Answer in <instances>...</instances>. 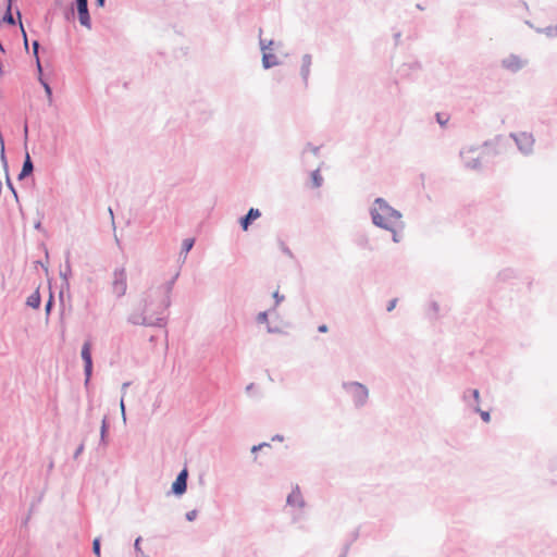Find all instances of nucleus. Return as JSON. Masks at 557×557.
Segmentation results:
<instances>
[{
	"label": "nucleus",
	"instance_id": "obj_22",
	"mask_svg": "<svg viewBox=\"0 0 557 557\" xmlns=\"http://www.w3.org/2000/svg\"><path fill=\"white\" fill-rule=\"evenodd\" d=\"M356 244L362 249L373 250L370 240L366 234H361L356 238Z\"/></svg>",
	"mask_w": 557,
	"mask_h": 557
},
{
	"label": "nucleus",
	"instance_id": "obj_53",
	"mask_svg": "<svg viewBox=\"0 0 557 557\" xmlns=\"http://www.w3.org/2000/svg\"><path fill=\"white\" fill-rule=\"evenodd\" d=\"M23 133H24V139H25V143H26V141H27V139H28V124H27V122H26V121H25V123H24Z\"/></svg>",
	"mask_w": 557,
	"mask_h": 557
},
{
	"label": "nucleus",
	"instance_id": "obj_32",
	"mask_svg": "<svg viewBox=\"0 0 557 557\" xmlns=\"http://www.w3.org/2000/svg\"><path fill=\"white\" fill-rule=\"evenodd\" d=\"M140 542H141V537L138 536L136 540H135V543H134V549H135V553H136V556L137 557H146L144 550L141 549L140 547Z\"/></svg>",
	"mask_w": 557,
	"mask_h": 557
},
{
	"label": "nucleus",
	"instance_id": "obj_21",
	"mask_svg": "<svg viewBox=\"0 0 557 557\" xmlns=\"http://www.w3.org/2000/svg\"><path fill=\"white\" fill-rule=\"evenodd\" d=\"M259 45H260V50H261V52H262V54H263L264 52H269L268 50L273 49V47H274V46H275V47L281 46V42L275 44V41H274V40H272V39L267 40V39H262V38L260 37Z\"/></svg>",
	"mask_w": 557,
	"mask_h": 557
},
{
	"label": "nucleus",
	"instance_id": "obj_18",
	"mask_svg": "<svg viewBox=\"0 0 557 557\" xmlns=\"http://www.w3.org/2000/svg\"><path fill=\"white\" fill-rule=\"evenodd\" d=\"M41 305V296H40V293H39V287L34 292L32 293L27 299H26V306L33 308V309H38Z\"/></svg>",
	"mask_w": 557,
	"mask_h": 557
},
{
	"label": "nucleus",
	"instance_id": "obj_47",
	"mask_svg": "<svg viewBox=\"0 0 557 557\" xmlns=\"http://www.w3.org/2000/svg\"><path fill=\"white\" fill-rule=\"evenodd\" d=\"M267 331H268V333H270V334H277V333H281V332H282L280 327H277V326H274V327H273V326H271V325H269V324H268V326H267Z\"/></svg>",
	"mask_w": 557,
	"mask_h": 557
},
{
	"label": "nucleus",
	"instance_id": "obj_45",
	"mask_svg": "<svg viewBox=\"0 0 557 557\" xmlns=\"http://www.w3.org/2000/svg\"><path fill=\"white\" fill-rule=\"evenodd\" d=\"M64 17L66 21L74 18V8L71 7L67 11H65Z\"/></svg>",
	"mask_w": 557,
	"mask_h": 557
},
{
	"label": "nucleus",
	"instance_id": "obj_42",
	"mask_svg": "<svg viewBox=\"0 0 557 557\" xmlns=\"http://www.w3.org/2000/svg\"><path fill=\"white\" fill-rule=\"evenodd\" d=\"M85 449V444L84 443H81L77 448L75 449L74 454H73V458L74 459H77L84 451Z\"/></svg>",
	"mask_w": 557,
	"mask_h": 557
},
{
	"label": "nucleus",
	"instance_id": "obj_64",
	"mask_svg": "<svg viewBox=\"0 0 557 557\" xmlns=\"http://www.w3.org/2000/svg\"><path fill=\"white\" fill-rule=\"evenodd\" d=\"M129 384H131L129 382H125V383H123V385H122V389L127 388V387L129 386Z\"/></svg>",
	"mask_w": 557,
	"mask_h": 557
},
{
	"label": "nucleus",
	"instance_id": "obj_61",
	"mask_svg": "<svg viewBox=\"0 0 557 557\" xmlns=\"http://www.w3.org/2000/svg\"><path fill=\"white\" fill-rule=\"evenodd\" d=\"M283 440H284V436H283V435H281V434H276V435H274V436L272 437V441H280V442H282Z\"/></svg>",
	"mask_w": 557,
	"mask_h": 557
},
{
	"label": "nucleus",
	"instance_id": "obj_16",
	"mask_svg": "<svg viewBox=\"0 0 557 557\" xmlns=\"http://www.w3.org/2000/svg\"><path fill=\"white\" fill-rule=\"evenodd\" d=\"M109 429L110 424L107 416H104L101 420L99 446L106 447L108 445Z\"/></svg>",
	"mask_w": 557,
	"mask_h": 557
},
{
	"label": "nucleus",
	"instance_id": "obj_10",
	"mask_svg": "<svg viewBox=\"0 0 557 557\" xmlns=\"http://www.w3.org/2000/svg\"><path fill=\"white\" fill-rule=\"evenodd\" d=\"M462 401L472 410L480 406V391L478 388H467L461 396Z\"/></svg>",
	"mask_w": 557,
	"mask_h": 557
},
{
	"label": "nucleus",
	"instance_id": "obj_39",
	"mask_svg": "<svg viewBox=\"0 0 557 557\" xmlns=\"http://www.w3.org/2000/svg\"><path fill=\"white\" fill-rule=\"evenodd\" d=\"M40 83H41V85H42V87L45 89V92H46L47 97L49 99H51V97H52V88L50 87V85L47 82L42 81L41 78H40Z\"/></svg>",
	"mask_w": 557,
	"mask_h": 557
},
{
	"label": "nucleus",
	"instance_id": "obj_37",
	"mask_svg": "<svg viewBox=\"0 0 557 557\" xmlns=\"http://www.w3.org/2000/svg\"><path fill=\"white\" fill-rule=\"evenodd\" d=\"M268 311H261L258 313L257 318H256V321L257 323H267L268 322Z\"/></svg>",
	"mask_w": 557,
	"mask_h": 557
},
{
	"label": "nucleus",
	"instance_id": "obj_1",
	"mask_svg": "<svg viewBox=\"0 0 557 557\" xmlns=\"http://www.w3.org/2000/svg\"><path fill=\"white\" fill-rule=\"evenodd\" d=\"M151 305L152 295L145 294L138 305V308L127 317V322L133 325L164 327L166 325V318L162 317L164 311H161L158 307L152 313H150Z\"/></svg>",
	"mask_w": 557,
	"mask_h": 557
},
{
	"label": "nucleus",
	"instance_id": "obj_6",
	"mask_svg": "<svg viewBox=\"0 0 557 557\" xmlns=\"http://www.w3.org/2000/svg\"><path fill=\"white\" fill-rule=\"evenodd\" d=\"M180 276V271H177L172 277L171 280H169L168 282H165L158 290V293L161 296V299H160V302H159V309H161V311H166L169 309V307L171 306V294L173 292V287L175 285V282L176 280Z\"/></svg>",
	"mask_w": 557,
	"mask_h": 557
},
{
	"label": "nucleus",
	"instance_id": "obj_60",
	"mask_svg": "<svg viewBox=\"0 0 557 557\" xmlns=\"http://www.w3.org/2000/svg\"><path fill=\"white\" fill-rule=\"evenodd\" d=\"M97 7L102 8L106 4V0H95Z\"/></svg>",
	"mask_w": 557,
	"mask_h": 557
},
{
	"label": "nucleus",
	"instance_id": "obj_15",
	"mask_svg": "<svg viewBox=\"0 0 557 557\" xmlns=\"http://www.w3.org/2000/svg\"><path fill=\"white\" fill-rule=\"evenodd\" d=\"M78 21L82 26L91 28V18L88 10V4L76 5Z\"/></svg>",
	"mask_w": 557,
	"mask_h": 557
},
{
	"label": "nucleus",
	"instance_id": "obj_38",
	"mask_svg": "<svg viewBox=\"0 0 557 557\" xmlns=\"http://www.w3.org/2000/svg\"><path fill=\"white\" fill-rule=\"evenodd\" d=\"M16 15H17V17H18V20H20L21 27H23L22 22H21L22 13H21V11H20L18 9H16ZM22 33H23V40H24V45H25V47L27 48V46H28V39H27V35H26V32H25V29H24V28H22Z\"/></svg>",
	"mask_w": 557,
	"mask_h": 557
},
{
	"label": "nucleus",
	"instance_id": "obj_24",
	"mask_svg": "<svg viewBox=\"0 0 557 557\" xmlns=\"http://www.w3.org/2000/svg\"><path fill=\"white\" fill-rule=\"evenodd\" d=\"M34 169H35L34 162H33L28 151L26 150L25 158H24L23 165H22L21 170H23L32 175L34 172Z\"/></svg>",
	"mask_w": 557,
	"mask_h": 557
},
{
	"label": "nucleus",
	"instance_id": "obj_54",
	"mask_svg": "<svg viewBox=\"0 0 557 557\" xmlns=\"http://www.w3.org/2000/svg\"><path fill=\"white\" fill-rule=\"evenodd\" d=\"M120 409L122 411V417L125 420L126 419V414H125V405H124V399L123 398L121 399V403H120Z\"/></svg>",
	"mask_w": 557,
	"mask_h": 557
},
{
	"label": "nucleus",
	"instance_id": "obj_58",
	"mask_svg": "<svg viewBox=\"0 0 557 557\" xmlns=\"http://www.w3.org/2000/svg\"><path fill=\"white\" fill-rule=\"evenodd\" d=\"M34 227L37 230V231H42V223L41 221H37L35 224H34Z\"/></svg>",
	"mask_w": 557,
	"mask_h": 557
},
{
	"label": "nucleus",
	"instance_id": "obj_25",
	"mask_svg": "<svg viewBox=\"0 0 557 557\" xmlns=\"http://www.w3.org/2000/svg\"><path fill=\"white\" fill-rule=\"evenodd\" d=\"M524 136V154H528L532 151V146L534 144V138L532 134L523 133Z\"/></svg>",
	"mask_w": 557,
	"mask_h": 557
},
{
	"label": "nucleus",
	"instance_id": "obj_34",
	"mask_svg": "<svg viewBox=\"0 0 557 557\" xmlns=\"http://www.w3.org/2000/svg\"><path fill=\"white\" fill-rule=\"evenodd\" d=\"M539 32H544L547 37H556L557 36V26H547L544 29H539Z\"/></svg>",
	"mask_w": 557,
	"mask_h": 557
},
{
	"label": "nucleus",
	"instance_id": "obj_57",
	"mask_svg": "<svg viewBox=\"0 0 557 557\" xmlns=\"http://www.w3.org/2000/svg\"><path fill=\"white\" fill-rule=\"evenodd\" d=\"M36 265H40L44 269V271L46 272V274L49 273L47 264H45L42 261H40V260L36 261Z\"/></svg>",
	"mask_w": 557,
	"mask_h": 557
},
{
	"label": "nucleus",
	"instance_id": "obj_62",
	"mask_svg": "<svg viewBox=\"0 0 557 557\" xmlns=\"http://www.w3.org/2000/svg\"><path fill=\"white\" fill-rule=\"evenodd\" d=\"M255 386H256L255 383L248 384L247 387H246V392L250 393L255 388Z\"/></svg>",
	"mask_w": 557,
	"mask_h": 557
},
{
	"label": "nucleus",
	"instance_id": "obj_31",
	"mask_svg": "<svg viewBox=\"0 0 557 557\" xmlns=\"http://www.w3.org/2000/svg\"><path fill=\"white\" fill-rule=\"evenodd\" d=\"M435 117H436V122H437L442 127L446 126V124H447V123H448V121H449V116H448V115H446L445 113H440V112H437V113L435 114Z\"/></svg>",
	"mask_w": 557,
	"mask_h": 557
},
{
	"label": "nucleus",
	"instance_id": "obj_8",
	"mask_svg": "<svg viewBox=\"0 0 557 557\" xmlns=\"http://www.w3.org/2000/svg\"><path fill=\"white\" fill-rule=\"evenodd\" d=\"M187 482L188 470L185 467L178 472L175 480L173 481L170 493L175 495L176 497L183 496L187 491Z\"/></svg>",
	"mask_w": 557,
	"mask_h": 557
},
{
	"label": "nucleus",
	"instance_id": "obj_46",
	"mask_svg": "<svg viewBox=\"0 0 557 557\" xmlns=\"http://www.w3.org/2000/svg\"><path fill=\"white\" fill-rule=\"evenodd\" d=\"M396 304H397V298L391 299V300L388 301V304H387L386 310H387L388 312H391L392 310H394V309H395Z\"/></svg>",
	"mask_w": 557,
	"mask_h": 557
},
{
	"label": "nucleus",
	"instance_id": "obj_63",
	"mask_svg": "<svg viewBox=\"0 0 557 557\" xmlns=\"http://www.w3.org/2000/svg\"><path fill=\"white\" fill-rule=\"evenodd\" d=\"M88 4V0H75V5Z\"/></svg>",
	"mask_w": 557,
	"mask_h": 557
},
{
	"label": "nucleus",
	"instance_id": "obj_44",
	"mask_svg": "<svg viewBox=\"0 0 557 557\" xmlns=\"http://www.w3.org/2000/svg\"><path fill=\"white\" fill-rule=\"evenodd\" d=\"M350 546H351V542H346L343 546V552L338 557H347Z\"/></svg>",
	"mask_w": 557,
	"mask_h": 557
},
{
	"label": "nucleus",
	"instance_id": "obj_20",
	"mask_svg": "<svg viewBox=\"0 0 557 557\" xmlns=\"http://www.w3.org/2000/svg\"><path fill=\"white\" fill-rule=\"evenodd\" d=\"M194 245H195V238H186L183 240L180 256L181 257L183 256L184 260L186 259L188 252L193 249Z\"/></svg>",
	"mask_w": 557,
	"mask_h": 557
},
{
	"label": "nucleus",
	"instance_id": "obj_7",
	"mask_svg": "<svg viewBox=\"0 0 557 557\" xmlns=\"http://www.w3.org/2000/svg\"><path fill=\"white\" fill-rule=\"evenodd\" d=\"M127 289V276L125 268H116L113 272L112 292L117 298H121L126 294Z\"/></svg>",
	"mask_w": 557,
	"mask_h": 557
},
{
	"label": "nucleus",
	"instance_id": "obj_36",
	"mask_svg": "<svg viewBox=\"0 0 557 557\" xmlns=\"http://www.w3.org/2000/svg\"><path fill=\"white\" fill-rule=\"evenodd\" d=\"M509 138L513 139L519 151H522V140L517 133H510Z\"/></svg>",
	"mask_w": 557,
	"mask_h": 557
},
{
	"label": "nucleus",
	"instance_id": "obj_28",
	"mask_svg": "<svg viewBox=\"0 0 557 557\" xmlns=\"http://www.w3.org/2000/svg\"><path fill=\"white\" fill-rule=\"evenodd\" d=\"M92 553L96 557H101V539L95 537L92 541Z\"/></svg>",
	"mask_w": 557,
	"mask_h": 557
},
{
	"label": "nucleus",
	"instance_id": "obj_50",
	"mask_svg": "<svg viewBox=\"0 0 557 557\" xmlns=\"http://www.w3.org/2000/svg\"><path fill=\"white\" fill-rule=\"evenodd\" d=\"M269 446H270V444H268V443H261L259 445L252 446L251 451L256 453V451H259V449H261L262 447H269Z\"/></svg>",
	"mask_w": 557,
	"mask_h": 557
},
{
	"label": "nucleus",
	"instance_id": "obj_12",
	"mask_svg": "<svg viewBox=\"0 0 557 557\" xmlns=\"http://www.w3.org/2000/svg\"><path fill=\"white\" fill-rule=\"evenodd\" d=\"M311 65L312 55L310 53H305L301 58L300 76L306 87L308 86Z\"/></svg>",
	"mask_w": 557,
	"mask_h": 557
},
{
	"label": "nucleus",
	"instance_id": "obj_3",
	"mask_svg": "<svg viewBox=\"0 0 557 557\" xmlns=\"http://www.w3.org/2000/svg\"><path fill=\"white\" fill-rule=\"evenodd\" d=\"M369 213L372 223L382 230H392L393 220H399L403 216L400 211L389 206L382 197L375 198Z\"/></svg>",
	"mask_w": 557,
	"mask_h": 557
},
{
	"label": "nucleus",
	"instance_id": "obj_13",
	"mask_svg": "<svg viewBox=\"0 0 557 557\" xmlns=\"http://www.w3.org/2000/svg\"><path fill=\"white\" fill-rule=\"evenodd\" d=\"M286 504L289 506H298L299 508L305 507L306 503L298 485L288 494Z\"/></svg>",
	"mask_w": 557,
	"mask_h": 557
},
{
	"label": "nucleus",
	"instance_id": "obj_27",
	"mask_svg": "<svg viewBox=\"0 0 557 557\" xmlns=\"http://www.w3.org/2000/svg\"><path fill=\"white\" fill-rule=\"evenodd\" d=\"M32 47H33V55L36 59V63H37V69L39 72H41V64H40V59H39V48H40L39 41L34 40L32 44Z\"/></svg>",
	"mask_w": 557,
	"mask_h": 557
},
{
	"label": "nucleus",
	"instance_id": "obj_4",
	"mask_svg": "<svg viewBox=\"0 0 557 557\" xmlns=\"http://www.w3.org/2000/svg\"><path fill=\"white\" fill-rule=\"evenodd\" d=\"M342 387L351 397L355 408L360 409L367 405L369 389L364 384L357 381H349L343 382Z\"/></svg>",
	"mask_w": 557,
	"mask_h": 557
},
{
	"label": "nucleus",
	"instance_id": "obj_29",
	"mask_svg": "<svg viewBox=\"0 0 557 557\" xmlns=\"http://www.w3.org/2000/svg\"><path fill=\"white\" fill-rule=\"evenodd\" d=\"M473 411H474L475 413H479V414H480V417H481V419H482L484 422H486V423H487V422H490V421H491V413H490L488 411L482 410V409L480 408V406H479V407H476V406H475V408L473 409Z\"/></svg>",
	"mask_w": 557,
	"mask_h": 557
},
{
	"label": "nucleus",
	"instance_id": "obj_40",
	"mask_svg": "<svg viewBox=\"0 0 557 557\" xmlns=\"http://www.w3.org/2000/svg\"><path fill=\"white\" fill-rule=\"evenodd\" d=\"M198 511L196 509H193L190 511H187L185 515V518L187 521L191 522L197 518Z\"/></svg>",
	"mask_w": 557,
	"mask_h": 557
},
{
	"label": "nucleus",
	"instance_id": "obj_43",
	"mask_svg": "<svg viewBox=\"0 0 557 557\" xmlns=\"http://www.w3.org/2000/svg\"><path fill=\"white\" fill-rule=\"evenodd\" d=\"M387 231L392 233V239H393L394 243H399L400 242V236L397 233V231L395 230L393 224H392V230H387Z\"/></svg>",
	"mask_w": 557,
	"mask_h": 557
},
{
	"label": "nucleus",
	"instance_id": "obj_9",
	"mask_svg": "<svg viewBox=\"0 0 557 557\" xmlns=\"http://www.w3.org/2000/svg\"><path fill=\"white\" fill-rule=\"evenodd\" d=\"M70 256H71V252H70V250H67L66 253H65L64 268L60 270V277L62 278L61 290H60V299H61V301H63L64 290H70L69 278L72 275Z\"/></svg>",
	"mask_w": 557,
	"mask_h": 557
},
{
	"label": "nucleus",
	"instance_id": "obj_56",
	"mask_svg": "<svg viewBox=\"0 0 557 557\" xmlns=\"http://www.w3.org/2000/svg\"><path fill=\"white\" fill-rule=\"evenodd\" d=\"M329 331V326L326 324H321L318 326V332L326 333Z\"/></svg>",
	"mask_w": 557,
	"mask_h": 557
},
{
	"label": "nucleus",
	"instance_id": "obj_30",
	"mask_svg": "<svg viewBox=\"0 0 557 557\" xmlns=\"http://www.w3.org/2000/svg\"><path fill=\"white\" fill-rule=\"evenodd\" d=\"M54 297L52 295V293H50V296L48 298V300L46 301V305H45V311H46V314L49 315L50 312L52 311V309L54 308Z\"/></svg>",
	"mask_w": 557,
	"mask_h": 557
},
{
	"label": "nucleus",
	"instance_id": "obj_55",
	"mask_svg": "<svg viewBox=\"0 0 557 557\" xmlns=\"http://www.w3.org/2000/svg\"><path fill=\"white\" fill-rule=\"evenodd\" d=\"M160 300L156 301V299L152 297V305L150 306V313L153 312L158 308Z\"/></svg>",
	"mask_w": 557,
	"mask_h": 557
},
{
	"label": "nucleus",
	"instance_id": "obj_14",
	"mask_svg": "<svg viewBox=\"0 0 557 557\" xmlns=\"http://www.w3.org/2000/svg\"><path fill=\"white\" fill-rule=\"evenodd\" d=\"M502 66L512 73L518 72L521 69V60L517 54H510L502 61Z\"/></svg>",
	"mask_w": 557,
	"mask_h": 557
},
{
	"label": "nucleus",
	"instance_id": "obj_59",
	"mask_svg": "<svg viewBox=\"0 0 557 557\" xmlns=\"http://www.w3.org/2000/svg\"><path fill=\"white\" fill-rule=\"evenodd\" d=\"M400 37H401V33L400 32H397L394 34V39H395V44L398 45L399 40H400Z\"/></svg>",
	"mask_w": 557,
	"mask_h": 557
},
{
	"label": "nucleus",
	"instance_id": "obj_11",
	"mask_svg": "<svg viewBox=\"0 0 557 557\" xmlns=\"http://www.w3.org/2000/svg\"><path fill=\"white\" fill-rule=\"evenodd\" d=\"M261 216V211L257 208H250L248 212L239 218V225L243 231H248L250 225Z\"/></svg>",
	"mask_w": 557,
	"mask_h": 557
},
{
	"label": "nucleus",
	"instance_id": "obj_49",
	"mask_svg": "<svg viewBox=\"0 0 557 557\" xmlns=\"http://www.w3.org/2000/svg\"><path fill=\"white\" fill-rule=\"evenodd\" d=\"M359 537V530L356 529L351 532L350 539L347 542H351V544Z\"/></svg>",
	"mask_w": 557,
	"mask_h": 557
},
{
	"label": "nucleus",
	"instance_id": "obj_35",
	"mask_svg": "<svg viewBox=\"0 0 557 557\" xmlns=\"http://www.w3.org/2000/svg\"><path fill=\"white\" fill-rule=\"evenodd\" d=\"M311 151L314 156H319V152H320V147L319 146H313L311 143H307L304 151H302V154L306 152V151Z\"/></svg>",
	"mask_w": 557,
	"mask_h": 557
},
{
	"label": "nucleus",
	"instance_id": "obj_5",
	"mask_svg": "<svg viewBox=\"0 0 557 557\" xmlns=\"http://www.w3.org/2000/svg\"><path fill=\"white\" fill-rule=\"evenodd\" d=\"M91 349H92L91 341L90 339L85 341L82 346V350H81V357L84 362L85 385H88V383L90 382L91 376H92L94 363H92Z\"/></svg>",
	"mask_w": 557,
	"mask_h": 557
},
{
	"label": "nucleus",
	"instance_id": "obj_2",
	"mask_svg": "<svg viewBox=\"0 0 557 557\" xmlns=\"http://www.w3.org/2000/svg\"><path fill=\"white\" fill-rule=\"evenodd\" d=\"M505 141H508V139L503 136H497V137H495V139H493L491 141H485L483 144L482 157H470L469 156L470 153H473L476 151V148H474V147H471L467 150H461L460 158L463 161V165L470 170H481L482 169V160L485 157H494V156L500 154L503 152Z\"/></svg>",
	"mask_w": 557,
	"mask_h": 557
},
{
	"label": "nucleus",
	"instance_id": "obj_48",
	"mask_svg": "<svg viewBox=\"0 0 557 557\" xmlns=\"http://www.w3.org/2000/svg\"><path fill=\"white\" fill-rule=\"evenodd\" d=\"M498 276H499V278H503V280L508 278L511 276V271L509 269L504 270L503 272H500L498 274Z\"/></svg>",
	"mask_w": 557,
	"mask_h": 557
},
{
	"label": "nucleus",
	"instance_id": "obj_23",
	"mask_svg": "<svg viewBox=\"0 0 557 557\" xmlns=\"http://www.w3.org/2000/svg\"><path fill=\"white\" fill-rule=\"evenodd\" d=\"M422 65L419 61H413V62H408V63H404L401 66H400V72L403 74H407V71H419L421 70Z\"/></svg>",
	"mask_w": 557,
	"mask_h": 557
},
{
	"label": "nucleus",
	"instance_id": "obj_51",
	"mask_svg": "<svg viewBox=\"0 0 557 557\" xmlns=\"http://www.w3.org/2000/svg\"><path fill=\"white\" fill-rule=\"evenodd\" d=\"M28 176H30V174H29V173H27V172H25V171L21 170V171H20V173H18V175H17V180H18V181H23V180H25V178H26V177H28Z\"/></svg>",
	"mask_w": 557,
	"mask_h": 557
},
{
	"label": "nucleus",
	"instance_id": "obj_19",
	"mask_svg": "<svg viewBox=\"0 0 557 557\" xmlns=\"http://www.w3.org/2000/svg\"><path fill=\"white\" fill-rule=\"evenodd\" d=\"M12 8H13V2H8L7 1V5H5V11H4V14L2 16V22L10 25V26H14L16 24V21L13 16V13H12Z\"/></svg>",
	"mask_w": 557,
	"mask_h": 557
},
{
	"label": "nucleus",
	"instance_id": "obj_17",
	"mask_svg": "<svg viewBox=\"0 0 557 557\" xmlns=\"http://www.w3.org/2000/svg\"><path fill=\"white\" fill-rule=\"evenodd\" d=\"M280 64L277 57L272 52H264L262 54V66L264 70L272 69Z\"/></svg>",
	"mask_w": 557,
	"mask_h": 557
},
{
	"label": "nucleus",
	"instance_id": "obj_52",
	"mask_svg": "<svg viewBox=\"0 0 557 557\" xmlns=\"http://www.w3.org/2000/svg\"><path fill=\"white\" fill-rule=\"evenodd\" d=\"M431 309H432V311L434 312V314L436 315V314H437V312H438V310H440V306H438V304H437L436 301H432V302H431Z\"/></svg>",
	"mask_w": 557,
	"mask_h": 557
},
{
	"label": "nucleus",
	"instance_id": "obj_26",
	"mask_svg": "<svg viewBox=\"0 0 557 557\" xmlns=\"http://www.w3.org/2000/svg\"><path fill=\"white\" fill-rule=\"evenodd\" d=\"M311 181H312V185L313 187L315 188H319L322 186L323 184V177L322 175L320 174V170L317 169L314 170L312 173H311Z\"/></svg>",
	"mask_w": 557,
	"mask_h": 557
},
{
	"label": "nucleus",
	"instance_id": "obj_41",
	"mask_svg": "<svg viewBox=\"0 0 557 557\" xmlns=\"http://www.w3.org/2000/svg\"><path fill=\"white\" fill-rule=\"evenodd\" d=\"M272 296H273V298H274V300H275V305H274V307H276L277 305H280V304L285 299V296H284V295H281V294L278 293V290H275V292L273 293V295H272Z\"/></svg>",
	"mask_w": 557,
	"mask_h": 557
},
{
	"label": "nucleus",
	"instance_id": "obj_33",
	"mask_svg": "<svg viewBox=\"0 0 557 557\" xmlns=\"http://www.w3.org/2000/svg\"><path fill=\"white\" fill-rule=\"evenodd\" d=\"M280 248L285 256L290 259H295V255L283 240H280Z\"/></svg>",
	"mask_w": 557,
	"mask_h": 557
}]
</instances>
